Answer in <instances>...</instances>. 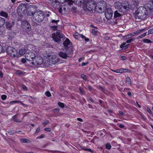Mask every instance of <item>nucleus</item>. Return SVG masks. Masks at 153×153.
Returning a JSON list of instances; mask_svg holds the SVG:
<instances>
[{"label":"nucleus","instance_id":"obj_1","mask_svg":"<svg viewBox=\"0 0 153 153\" xmlns=\"http://www.w3.org/2000/svg\"><path fill=\"white\" fill-rule=\"evenodd\" d=\"M148 11L144 7H140L135 11V16L136 19L144 20L146 18L148 15Z\"/></svg>","mask_w":153,"mask_h":153},{"label":"nucleus","instance_id":"obj_2","mask_svg":"<svg viewBox=\"0 0 153 153\" xmlns=\"http://www.w3.org/2000/svg\"><path fill=\"white\" fill-rule=\"evenodd\" d=\"M45 16L41 10H38L32 16L33 19L38 22H42Z\"/></svg>","mask_w":153,"mask_h":153},{"label":"nucleus","instance_id":"obj_3","mask_svg":"<svg viewBox=\"0 0 153 153\" xmlns=\"http://www.w3.org/2000/svg\"><path fill=\"white\" fill-rule=\"evenodd\" d=\"M6 51L9 56L12 57H16L17 55V51L15 48L12 46L7 47L6 48Z\"/></svg>","mask_w":153,"mask_h":153},{"label":"nucleus","instance_id":"obj_4","mask_svg":"<svg viewBox=\"0 0 153 153\" xmlns=\"http://www.w3.org/2000/svg\"><path fill=\"white\" fill-rule=\"evenodd\" d=\"M17 12L18 15L22 16L27 12V7L25 4L19 5L17 8Z\"/></svg>","mask_w":153,"mask_h":153},{"label":"nucleus","instance_id":"obj_5","mask_svg":"<svg viewBox=\"0 0 153 153\" xmlns=\"http://www.w3.org/2000/svg\"><path fill=\"white\" fill-rule=\"evenodd\" d=\"M64 36V35L62 33V31L58 30L56 33L52 34V37L54 42H58L60 41L61 39L63 38Z\"/></svg>","mask_w":153,"mask_h":153},{"label":"nucleus","instance_id":"obj_6","mask_svg":"<svg viewBox=\"0 0 153 153\" xmlns=\"http://www.w3.org/2000/svg\"><path fill=\"white\" fill-rule=\"evenodd\" d=\"M22 28H23L24 31L22 33L23 34H29L28 32L31 29V27L30 23L27 20L22 21L21 23Z\"/></svg>","mask_w":153,"mask_h":153},{"label":"nucleus","instance_id":"obj_7","mask_svg":"<svg viewBox=\"0 0 153 153\" xmlns=\"http://www.w3.org/2000/svg\"><path fill=\"white\" fill-rule=\"evenodd\" d=\"M38 11L37 7L36 5H30L27 7V13L28 16H33Z\"/></svg>","mask_w":153,"mask_h":153},{"label":"nucleus","instance_id":"obj_8","mask_svg":"<svg viewBox=\"0 0 153 153\" xmlns=\"http://www.w3.org/2000/svg\"><path fill=\"white\" fill-rule=\"evenodd\" d=\"M85 7L89 11H91L96 8V3L94 1H89L86 3Z\"/></svg>","mask_w":153,"mask_h":153},{"label":"nucleus","instance_id":"obj_9","mask_svg":"<svg viewBox=\"0 0 153 153\" xmlns=\"http://www.w3.org/2000/svg\"><path fill=\"white\" fill-rule=\"evenodd\" d=\"M63 44L67 50H69L68 51L70 52V53H72V47L71 46L72 43L70 42L69 39L67 38L63 42Z\"/></svg>","mask_w":153,"mask_h":153},{"label":"nucleus","instance_id":"obj_10","mask_svg":"<svg viewBox=\"0 0 153 153\" xmlns=\"http://www.w3.org/2000/svg\"><path fill=\"white\" fill-rule=\"evenodd\" d=\"M42 58L40 56H36L33 61L31 62L34 65L37 66L41 65L43 62Z\"/></svg>","mask_w":153,"mask_h":153},{"label":"nucleus","instance_id":"obj_11","mask_svg":"<svg viewBox=\"0 0 153 153\" xmlns=\"http://www.w3.org/2000/svg\"><path fill=\"white\" fill-rule=\"evenodd\" d=\"M36 57L35 53L31 51H29L26 53L25 55L26 59L28 61H33Z\"/></svg>","mask_w":153,"mask_h":153},{"label":"nucleus","instance_id":"obj_12","mask_svg":"<svg viewBox=\"0 0 153 153\" xmlns=\"http://www.w3.org/2000/svg\"><path fill=\"white\" fill-rule=\"evenodd\" d=\"M113 14V11L112 9L110 8H108L105 13V15L106 19L107 20H109L112 17Z\"/></svg>","mask_w":153,"mask_h":153},{"label":"nucleus","instance_id":"obj_13","mask_svg":"<svg viewBox=\"0 0 153 153\" xmlns=\"http://www.w3.org/2000/svg\"><path fill=\"white\" fill-rule=\"evenodd\" d=\"M68 50L66 51V52H60L59 53V55L61 58L64 59H69L70 58V54L71 53L70 52H68Z\"/></svg>","mask_w":153,"mask_h":153},{"label":"nucleus","instance_id":"obj_14","mask_svg":"<svg viewBox=\"0 0 153 153\" xmlns=\"http://www.w3.org/2000/svg\"><path fill=\"white\" fill-rule=\"evenodd\" d=\"M15 24V22L13 20L7 21L6 22V27L7 29L9 30H11Z\"/></svg>","mask_w":153,"mask_h":153},{"label":"nucleus","instance_id":"obj_15","mask_svg":"<svg viewBox=\"0 0 153 153\" xmlns=\"http://www.w3.org/2000/svg\"><path fill=\"white\" fill-rule=\"evenodd\" d=\"M129 9V7L126 6L124 3H123L119 11L123 13H125Z\"/></svg>","mask_w":153,"mask_h":153},{"label":"nucleus","instance_id":"obj_16","mask_svg":"<svg viewBox=\"0 0 153 153\" xmlns=\"http://www.w3.org/2000/svg\"><path fill=\"white\" fill-rule=\"evenodd\" d=\"M122 4L118 1H117L114 3V6L116 8L119 9V11H120Z\"/></svg>","mask_w":153,"mask_h":153},{"label":"nucleus","instance_id":"obj_17","mask_svg":"<svg viewBox=\"0 0 153 153\" xmlns=\"http://www.w3.org/2000/svg\"><path fill=\"white\" fill-rule=\"evenodd\" d=\"M74 2L72 0H64V4L65 6H70L73 4Z\"/></svg>","mask_w":153,"mask_h":153},{"label":"nucleus","instance_id":"obj_18","mask_svg":"<svg viewBox=\"0 0 153 153\" xmlns=\"http://www.w3.org/2000/svg\"><path fill=\"white\" fill-rule=\"evenodd\" d=\"M27 48H24L23 49L22 48L20 49L18 53L20 55L22 56L25 54V53L27 52L26 49Z\"/></svg>","mask_w":153,"mask_h":153},{"label":"nucleus","instance_id":"obj_19","mask_svg":"<svg viewBox=\"0 0 153 153\" xmlns=\"http://www.w3.org/2000/svg\"><path fill=\"white\" fill-rule=\"evenodd\" d=\"M121 16V15L118 13L117 11H116L114 12V18L115 21H117V18Z\"/></svg>","mask_w":153,"mask_h":153},{"label":"nucleus","instance_id":"obj_20","mask_svg":"<svg viewBox=\"0 0 153 153\" xmlns=\"http://www.w3.org/2000/svg\"><path fill=\"white\" fill-rule=\"evenodd\" d=\"M20 103L21 105H23L24 106H26V105L25 104H23L22 101H20L19 100H14V101H12L10 102V104H13L14 103Z\"/></svg>","mask_w":153,"mask_h":153},{"label":"nucleus","instance_id":"obj_21","mask_svg":"<svg viewBox=\"0 0 153 153\" xmlns=\"http://www.w3.org/2000/svg\"><path fill=\"white\" fill-rule=\"evenodd\" d=\"M8 36H9V39L11 40L12 38L15 36L16 33L14 32L11 31L9 33Z\"/></svg>","mask_w":153,"mask_h":153},{"label":"nucleus","instance_id":"obj_22","mask_svg":"<svg viewBox=\"0 0 153 153\" xmlns=\"http://www.w3.org/2000/svg\"><path fill=\"white\" fill-rule=\"evenodd\" d=\"M0 15L4 17L7 18L8 17V14L6 12L2 11L0 12Z\"/></svg>","mask_w":153,"mask_h":153},{"label":"nucleus","instance_id":"obj_23","mask_svg":"<svg viewBox=\"0 0 153 153\" xmlns=\"http://www.w3.org/2000/svg\"><path fill=\"white\" fill-rule=\"evenodd\" d=\"M148 29H146V28H145L141 29H140L138 30H137L136 31L133 32V34L135 35H137L139 34L141 32H143V31H144L145 30H147Z\"/></svg>","mask_w":153,"mask_h":153},{"label":"nucleus","instance_id":"obj_24","mask_svg":"<svg viewBox=\"0 0 153 153\" xmlns=\"http://www.w3.org/2000/svg\"><path fill=\"white\" fill-rule=\"evenodd\" d=\"M5 23V19L1 17H0V27H2Z\"/></svg>","mask_w":153,"mask_h":153},{"label":"nucleus","instance_id":"obj_25","mask_svg":"<svg viewBox=\"0 0 153 153\" xmlns=\"http://www.w3.org/2000/svg\"><path fill=\"white\" fill-rule=\"evenodd\" d=\"M13 120L16 122L20 123L21 121L19 119L17 118V115H14L13 117Z\"/></svg>","mask_w":153,"mask_h":153},{"label":"nucleus","instance_id":"obj_26","mask_svg":"<svg viewBox=\"0 0 153 153\" xmlns=\"http://www.w3.org/2000/svg\"><path fill=\"white\" fill-rule=\"evenodd\" d=\"M132 4L134 6H136L139 4V1L138 0H133L132 1Z\"/></svg>","mask_w":153,"mask_h":153},{"label":"nucleus","instance_id":"obj_27","mask_svg":"<svg viewBox=\"0 0 153 153\" xmlns=\"http://www.w3.org/2000/svg\"><path fill=\"white\" fill-rule=\"evenodd\" d=\"M119 73H122L123 72H127L129 70L128 69L124 68H120L119 69Z\"/></svg>","mask_w":153,"mask_h":153},{"label":"nucleus","instance_id":"obj_28","mask_svg":"<svg viewBox=\"0 0 153 153\" xmlns=\"http://www.w3.org/2000/svg\"><path fill=\"white\" fill-rule=\"evenodd\" d=\"M142 41L144 43H151L152 42L151 40L148 39H144L142 40Z\"/></svg>","mask_w":153,"mask_h":153},{"label":"nucleus","instance_id":"obj_29","mask_svg":"<svg viewBox=\"0 0 153 153\" xmlns=\"http://www.w3.org/2000/svg\"><path fill=\"white\" fill-rule=\"evenodd\" d=\"M98 32V31L97 29H92V33L94 36H96Z\"/></svg>","mask_w":153,"mask_h":153},{"label":"nucleus","instance_id":"obj_30","mask_svg":"<svg viewBox=\"0 0 153 153\" xmlns=\"http://www.w3.org/2000/svg\"><path fill=\"white\" fill-rule=\"evenodd\" d=\"M105 146L106 148L107 149L109 150L111 149V146L108 143H106L105 145Z\"/></svg>","mask_w":153,"mask_h":153},{"label":"nucleus","instance_id":"obj_31","mask_svg":"<svg viewBox=\"0 0 153 153\" xmlns=\"http://www.w3.org/2000/svg\"><path fill=\"white\" fill-rule=\"evenodd\" d=\"M16 75L18 76H21L23 74V73L20 70L17 71L16 72Z\"/></svg>","mask_w":153,"mask_h":153},{"label":"nucleus","instance_id":"obj_32","mask_svg":"<svg viewBox=\"0 0 153 153\" xmlns=\"http://www.w3.org/2000/svg\"><path fill=\"white\" fill-rule=\"evenodd\" d=\"M147 33V32H146L144 33H143L142 35L138 36L137 37V39H141L145 37Z\"/></svg>","mask_w":153,"mask_h":153},{"label":"nucleus","instance_id":"obj_33","mask_svg":"<svg viewBox=\"0 0 153 153\" xmlns=\"http://www.w3.org/2000/svg\"><path fill=\"white\" fill-rule=\"evenodd\" d=\"M20 141L22 143H28V141H29V140L25 139V138H22L20 139Z\"/></svg>","mask_w":153,"mask_h":153},{"label":"nucleus","instance_id":"obj_34","mask_svg":"<svg viewBox=\"0 0 153 153\" xmlns=\"http://www.w3.org/2000/svg\"><path fill=\"white\" fill-rule=\"evenodd\" d=\"M126 82L128 84L130 85L131 83V80L130 78L129 77H127L126 79Z\"/></svg>","mask_w":153,"mask_h":153},{"label":"nucleus","instance_id":"obj_35","mask_svg":"<svg viewBox=\"0 0 153 153\" xmlns=\"http://www.w3.org/2000/svg\"><path fill=\"white\" fill-rule=\"evenodd\" d=\"M99 87L100 88L101 90V91L102 92H103L105 94H106V93L107 91L106 90L102 87L100 85L99 86Z\"/></svg>","mask_w":153,"mask_h":153},{"label":"nucleus","instance_id":"obj_36","mask_svg":"<svg viewBox=\"0 0 153 153\" xmlns=\"http://www.w3.org/2000/svg\"><path fill=\"white\" fill-rule=\"evenodd\" d=\"M58 105L61 108H63L64 107V104L63 103L61 102H58Z\"/></svg>","mask_w":153,"mask_h":153},{"label":"nucleus","instance_id":"obj_37","mask_svg":"<svg viewBox=\"0 0 153 153\" xmlns=\"http://www.w3.org/2000/svg\"><path fill=\"white\" fill-rule=\"evenodd\" d=\"M81 76L82 78L85 81H86L87 80V78L88 76L87 75L84 74H82L81 75Z\"/></svg>","mask_w":153,"mask_h":153},{"label":"nucleus","instance_id":"obj_38","mask_svg":"<svg viewBox=\"0 0 153 153\" xmlns=\"http://www.w3.org/2000/svg\"><path fill=\"white\" fill-rule=\"evenodd\" d=\"M66 8L65 7L62 6V7H61L60 9H59V11L60 13H62V11L63 10L64 11V12H65L66 11Z\"/></svg>","mask_w":153,"mask_h":153},{"label":"nucleus","instance_id":"obj_39","mask_svg":"<svg viewBox=\"0 0 153 153\" xmlns=\"http://www.w3.org/2000/svg\"><path fill=\"white\" fill-rule=\"evenodd\" d=\"M8 133L9 135H12L14 134L15 133V132L12 130H9L8 131Z\"/></svg>","mask_w":153,"mask_h":153},{"label":"nucleus","instance_id":"obj_40","mask_svg":"<svg viewBox=\"0 0 153 153\" xmlns=\"http://www.w3.org/2000/svg\"><path fill=\"white\" fill-rule=\"evenodd\" d=\"M5 50H4L3 47L0 45V54L3 52H4Z\"/></svg>","mask_w":153,"mask_h":153},{"label":"nucleus","instance_id":"obj_41","mask_svg":"<svg viewBox=\"0 0 153 153\" xmlns=\"http://www.w3.org/2000/svg\"><path fill=\"white\" fill-rule=\"evenodd\" d=\"M77 10V8L75 7H72L71 9V11L73 12H75Z\"/></svg>","mask_w":153,"mask_h":153},{"label":"nucleus","instance_id":"obj_42","mask_svg":"<svg viewBox=\"0 0 153 153\" xmlns=\"http://www.w3.org/2000/svg\"><path fill=\"white\" fill-rule=\"evenodd\" d=\"M134 40V38H131L129 39H128L126 40V43H129L130 42L133 41Z\"/></svg>","mask_w":153,"mask_h":153},{"label":"nucleus","instance_id":"obj_43","mask_svg":"<svg viewBox=\"0 0 153 153\" xmlns=\"http://www.w3.org/2000/svg\"><path fill=\"white\" fill-rule=\"evenodd\" d=\"M153 33V28L149 30L148 32V35Z\"/></svg>","mask_w":153,"mask_h":153},{"label":"nucleus","instance_id":"obj_44","mask_svg":"<svg viewBox=\"0 0 153 153\" xmlns=\"http://www.w3.org/2000/svg\"><path fill=\"white\" fill-rule=\"evenodd\" d=\"M147 110L148 112L153 117V114L152 113L151 110L149 108H147Z\"/></svg>","mask_w":153,"mask_h":153},{"label":"nucleus","instance_id":"obj_45","mask_svg":"<svg viewBox=\"0 0 153 153\" xmlns=\"http://www.w3.org/2000/svg\"><path fill=\"white\" fill-rule=\"evenodd\" d=\"M22 86L24 91H27V88L25 85L22 84Z\"/></svg>","mask_w":153,"mask_h":153},{"label":"nucleus","instance_id":"obj_46","mask_svg":"<svg viewBox=\"0 0 153 153\" xmlns=\"http://www.w3.org/2000/svg\"><path fill=\"white\" fill-rule=\"evenodd\" d=\"M46 95L48 97H50L51 96V94L49 91H47L45 93Z\"/></svg>","mask_w":153,"mask_h":153},{"label":"nucleus","instance_id":"obj_47","mask_svg":"<svg viewBox=\"0 0 153 153\" xmlns=\"http://www.w3.org/2000/svg\"><path fill=\"white\" fill-rule=\"evenodd\" d=\"M59 109L58 108H56L53 110V112L54 113H57L59 111Z\"/></svg>","mask_w":153,"mask_h":153},{"label":"nucleus","instance_id":"obj_48","mask_svg":"<svg viewBox=\"0 0 153 153\" xmlns=\"http://www.w3.org/2000/svg\"><path fill=\"white\" fill-rule=\"evenodd\" d=\"M79 90L80 91V92L81 94L82 95H84L85 94V92L84 91H83L82 89V88L81 87H79Z\"/></svg>","mask_w":153,"mask_h":153},{"label":"nucleus","instance_id":"obj_49","mask_svg":"<svg viewBox=\"0 0 153 153\" xmlns=\"http://www.w3.org/2000/svg\"><path fill=\"white\" fill-rule=\"evenodd\" d=\"M1 99L3 100H5L7 98V96L5 95H3L1 96Z\"/></svg>","mask_w":153,"mask_h":153},{"label":"nucleus","instance_id":"obj_50","mask_svg":"<svg viewBox=\"0 0 153 153\" xmlns=\"http://www.w3.org/2000/svg\"><path fill=\"white\" fill-rule=\"evenodd\" d=\"M126 44V42H123L121 45H120V47L121 48L123 49L124 47L125 46V45Z\"/></svg>","mask_w":153,"mask_h":153},{"label":"nucleus","instance_id":"obj_51","mask_svg":"<svg viewBox=\"0 0 153 153\" xmlns=\"http://www.w3.org/2000/svg\"><path fill=\"white\" fill-rule=\"evenodd\" d=\"M59 22V20H52L51 21V22L52 23H55L56 24H57L58 22Z\"/></svg>","mask_w":153,"mask_h":153},{"label":"nucleus","instance_id":"obj_52","mask_svg":"<svg viewBox=\"0 0 153 153\" xmlns=\"http://www.w3.org/2000/svg\"><path fill=\"white\" fill-rule=\"evenodd\" d=\"M21 61L23 63H25L26 62V59L24 58L21 59Z\"/></svg>","mask_w":153,"mask_h":153},{"label":"nucleus","instance_id":"obj_53","mask_svg":"<svg viewBox=\"0 0 153 153\" xmlns=\"http://www.w3.org/2000/svg\"><path fill=\"white\" fill-rule=\"evenodd\" d=\"M129 46V44H128L125 45V46L124 47L123 49L126 50L127 48Z\"/></svg>","mask_w":153,"mask_h":153},{"label":"nucleus","instance_id":"obj_54","mask_svg":"<svg viewBox=\"0 0 153 153\" xmlns=\"http://www.w3.org/2000/svg\"><path fill=\"white\" fill-rule=\"evenodd\" d=\"M86 151L89 152L91 153H93L94 152V151L90 149L86 148Z\"/></svg>","mask_w":153,"mask_h":153},{"label":"nucleus","instance_id":"obj_55","mask_svg":"<svg viewBox=\"0 0 153 153\" xmlns=\"http://www.w3.org/2000/svg\"><path fill=\"white\" fill-rule=\"evenodd\" d=\"M49 123V121L48 120H47L46 121L44 122L43 123V125L44 126H45L46 125L48 124V123Z\"/></svg>","mask_w":153,"mask_h":153},{"label":"nucleus","instance_id":"obj_56","mask_svg":"<svg viewBox=\"0 0 153 153\" xmlns=\"http://www.w3.org/2000/svg\"><path fill=\"white\" fill-rule=\"evenodd\" d=\"M129 38H130V37H129L128 35L126 36H124L123 37V39H128Z\"/></svg>","mask_w":153,"mask_h":153},{"label":"nucleus","instance_id":"obj_57","mask_svg":"<svg viewBox=\"0 0 153 153\" xmlns=\"http://www.w3.org/2000/svg\"><path fill=\"white\" fill-rule=\"evenodd\" d=\"M51 28L53 29L54 30H56L57 27V26H52L51 27Z\"/></svg>","mask_w":153,"mask_h":153},{"label":"nucleus","instance_id":"obj_58","mask_svg":"<svg viewBox=\"0 0 153 153\" xmlns=\"http://www.w3.org/2000/svg\"><path fill=\"white\" fill-rule=\"evenodd\" d=\"M45 135L44 134H42L39 136V137H37V138H40V139L43 138L45 137Z\"/></svg>","mask_w":153,"mask_h":153},{"label":"nucleus","instance_id":"obj_59","mask_svg":"<svg viewBox=\"0 0 153 153\" xmlns=\"http://www.w3.org/2000/svg\"><path fill=\"white\" fill-rule=\"evenodd\" d=\"M119 114L122 116H124L125 115V114H124V113H123L122 111H119Z\"/></svg>","mask_w":153,"mask_h":153},{"label":"nucleus","instance_id":"obj_60","mask_svg":"<svg viewBox=\"0 0 153 153\" xmlns=\"http://www.w3.org/2000/svg\"><path fill=\"white\" fill-rule=\"evenodd\" d=\"M44 130L47 131H49L50 132L51 131V129L49 128H44Z\"/></svg>","mask_w":153,"mask_h":153},{"label":"nucleus","instance_id":"obj_61","mask_svg":"<svg viewBox=\"0 0 153 153\" xmlns=\"http://www.w3.org/2000/svg\"><path fill=\"white\" fill-rule=\"evenodd\" d=\"M104 38L106 40H108L110 39V38L108 36H104Z\"/></svg>","mask_w":153,"mask_h":153},{"label":"nucleus","instance_id":"obj_62","mask_svg":"<svg viewBox=\"0 0 153 153\" xmlns=\"http://www.w3.org/2000/svg\"><path fill=\"white\" fill-rule=\"evenodd\" d=\"M98 8L99 10H98V12L100 13H102V7H99Z\"/></svg>","mask_w":153,"mask_h":153},{"label":"nucleus","instance_id":"obj_63","mask_svg":"<svg viewBox=\"0 0 153 153\" xmlns=\"http://www.w3.org/2000/svg\"><path fill=\"white\" fill-rule=\"evenodd\" d=\"M88 62H83L82 63V66H84L87 65L88 63Z\"/></svg>","mask_w":153,"mask_h":153},{"label":"nucleus","instance_id":"obj_64","mask_svg":"<svg viewBox=\"0 0 153 153\" xmlns=\"http://www.w3.org/2000/svg\"><path fill=\"white\" fill-rule=\"evenodd\" d=\"M88 87L89 91H91L93 89V88L89 85H88Z\"/></svg>","mask_w":153,"mask_h":153}]
</instances>
